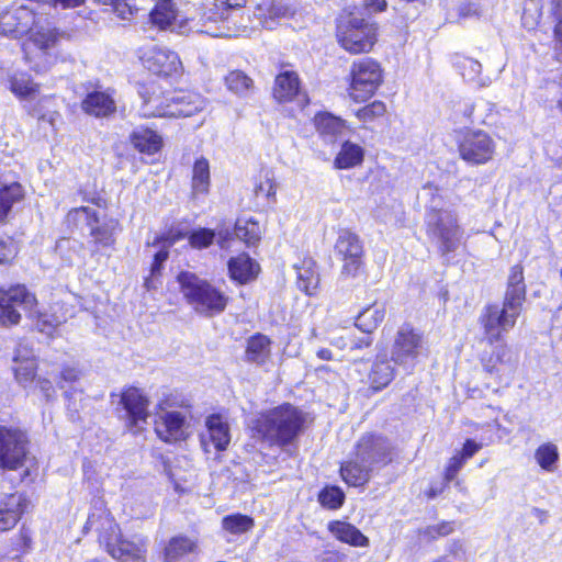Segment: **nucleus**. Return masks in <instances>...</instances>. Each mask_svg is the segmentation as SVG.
I'll use <instances>...</instances> for the list:
<instances>
[{"instance_id": "obj_1", "label": "nucleus", "mask_w": 562, "mask_h": 562, "mask_svg": "<svg viewBox=\"0 0 562 562\" xmlns=\"http://www.w3.org/2000/svg\"><path fill=\"white\" fill-rule=\"evenodd\" d=\"M40 8L36 1L27 0L0 14V34L12 38L26 35L22 45L24 60L36 72L46 71L56 63L65 36Z\"/></svg>"}, {"instance_id": "obj_2", "label": "nucleus", "mask_w": 562, "mask_h": 562, "mask_svg": "<svg viewBox=\"0 0 562 562\" xmlns=\"http://www.w3.org/2000/svg\"><path fill=\"white\" fill-rule=\"evenodd\" d=\"M525 299L526 286L522 268L514 266L510 269L503 306L499 307L496 304L487 305L480 316L485 340L490 346L501 342L503 334L514 328L521 313Z\"/></svg>"}, {"instance_id": "obj_3", "label": "nucleus", "mask_w": 562, "mask_h": 562, "mask_svg": "<svg viewBox=\"0 0 562 562\" xmlns=\"http://www.w3.org/2000/svg\"><path fill=\"white\" fill-rule=\"evenodd\" d=\"M37 300L25 285H14L8 290L0 289V326L18 325L21 321L19 310L35 319V326L44 334L50 335L55 328L66 322L65 315L57 314V305L50 307L52 313L36 310Z\"/></svg>"}, {"instance_id": "obj_4", "label": "nucleus", "mask_w": 562, "mask_h": 562, "mask_svg": "<svg viewBox=\"0 0 562 562\" xmlns=\"http://www.w3.org/2000/svg\"><path fill=\"white\" fill-rule=\"evenodd\" d=\"M304 414L296 407L284 404L260 414L251 422L252 436L269 446L284 448L301 435Z\"/></svg>"}, {"instance_id": "obj_5", "label": "nucleus", "mask_w": 562, "mask_h": 562, "mask_svg": "<svg viewBox=\"0 0 562 562\" xmlns=\"http://www.w3.org/2000/svg\"><path fill=\"white\" fill-rule=\"evenodd\" d=\"M177 280L187 303L198 314L212 317L226 308L228 296L206 279L190 271H182Z\"/></svg>"}, {"instance_id": "obj_6", "label": "nucleus", "mask_w": 562, "mask_h": 562, "mask_svg": "<svg viewBox=\"0 0 562 562\" xmlns=\"http://www.w3.org/2000/svg\"><path fill=\"white\" fill-rule=\"evenodd\" d=\"M425 224L428 237L441 255L454 252L463 243L464 231L453 211L434 205L426 213Z\"/></svg>"}, {"instance_id": "obj_7", "label": "nucleus", "mask_w": 562, "mask_h": 562, "mask_svg": "<svg viewBox=\"0 0 562 562\" xmlns=\"http://www.w3.org/2000/svg\"><path fill=\"white\" fill-rule=\"evenodd\" d=\"M99 542L119 562H147L148 537L136 533L125 538L114 521H108V526L99 535Z\"/></svg>"}, {"instance_id": "obj_8", "label": "nucleus", "mask_w": 562, "mask_h": 562, "mask_svg": "<svg viewBox=\"0 0 562 562\" xmlns=\"http://www.w3.org/2000/svg\"><path fill=\"white\" fill-rule=\"evenodd\" d=\"M349 95L356 102L370 99L383 82V69L381 65L364 57L355 60L350 66Z\"/></svg>"}, {"instance_id": "obj_9", "label": "nucleus", "mask_w": 562, "mask_h": 562, "mask_svg": "<svg viewBox=\"0 0 562 562\" xmlns=\"http://www.w3.org/2000/svg\"><path fill=\"white\" fill-rule=\"evenodd\" d=\"M376 25L363 18L350 15L337 30L340 46L350 54L368 53L376 42Z\"/></svg>"}, {"instance_id": "obj_10", "label": "nucleus", "mask_w": 562, "mask_h": 562, "mask_svg": "<svg viewBox=\"0 0 562 562\" xmlns=\"http://www.w3.org/2000/svg\"><path fill=\"white\" fill-rule=\"evenodd\" d=\"M426 352L427 344L419 330L408 324H404L397 329L391 350V360L395 364L412 371Z\"/></svg>"}, {"instance_id": "obj_11", "label": "nucleus", "mask_w": 562, "mask_h": 562, "mask_svg": "<svg viewBox=\"0 0 562 562\" xmlns=\"http://www.w3.org/2000/svg\"><path fill=\"white\" fill-rule=\"evenodd\" d=\"M137 54L142 65L158 77L176 79L183 72L180 57L167 47L146 44L138 48Z\"/></svg>"}, {"instance_id": "obj_12", "label": "nucleus", "mask_w": 562, "mask_h": 562, "mask_svg": "<svg viewBox=\"0 0 562 562\" xmlns=\"http://www.w3.org/2000/svg\"><path fill=\"white\" fill-rule=\"evenodd\" d=\"M459 155L471 166L485 165L494 158L496 142L483 130H468L458 143Z\"/></svg>"}, {"instance_id": "obj_13", "label": "nucleus", "mask_w": 562, "mask_h": 562, "mask_svg": "<svg viewBox=\"0 0 562 562\" xmlns=\"http://www.w3.org/2000/svg\"><path fill=\"white\" fill-rule=\"evenodd\" d=\"M480 360L485 373L495 376L498 383L510 384L517 360L513 358L507 344L501 341L493 345L492 351L483 353Z\"/></svg>"}, {"instance_id": "obj_14", "label": "nucleus", "mask_w": 562, "mask_h": 562, "mask_svg": "<svg viewBox=\"0 0 562 562\" xmlns=\"http://www.w3.org/2000/svg\"><path fill=\"white\" fill-rule=\"evenodd\" d=\"M335 251L342 261L341 274L346 278L357 277L363 263V246L359 236L348 229L340 231Z\"/></svg>"}, {"instance_id": "obj_15", "label": "nucleus", "mask_w": 562, "mask_h": 562, "mask_svg": "<svg viewBox=\"0 0 562 562\" xmlns=\"http://www.w3.org/2000/svg\"><path fill=\"white\" fill-rule=\"evenodd\" d=\"M246 4V0H215L213 9L210 11L209 20L220 19L218 25H205L202 30L213 37H237L246 33V30H240L235 24L231 25V16L234 10L241 9Z\"/></svg>"}, {"instance_id": "obj_16", "label": "nucleus", "mask_w": 562, "mask_h": 562, "mask_svg": "<svg viewBox=\"0 0 562 562\" xmlns=\"http://www.w3.org/2000/svg\"><path fill=\"white\" fill-rule=\"evenodd\" d=\"M26 437L16 429L0 427V464L15 470L24 464L26 459Z\"/></svg>"}, {"instance_id": "obj_17", "label": "nucleus", "mask_w": 562, "mask_h": 562, "mask_svg": "<svg viewBox=\"0 0 562 562\" xmlns=\"http://www.w3.org/2000/svg\"><path fill=\"white\" fill-rule=\"evenodd\" d=\"M392 446L387 438L374 435H363L356 446V457L361 462L379 468L391 462Z\"/></svg>"}, {"instance_id": "obj_18", "label": "nucleus", "mask_w": 562, "mask_h": 562, "mask_svg": "<svg viewBox=\"0 0 562 562\" xmlns=\"http://www.w3.org/2000/svg\"><path fill=\"white\" fill-rule=\"evenodd\" d=\"M138 93L143 100L139 112L144 117H169L172 92L165 93L156 85L142 86Z\"/></svg>"}, {"instance_id": "obj_19", "label": "nucleus", "mask_w": 562, "mask_h": 562, "mask_svg": "<svg viewBox=\"0 0 562 562\" xmlns=\"http://www.w3.org/2000/svg\"><path fill=\"white\" fill-rule=\"evenodd\" d=\"M123 406L130 427H138L139 423H146L148 417V400L136 387L126 389L121 395Z\"/></svg>"}, {"instance_id": "obj_20", "label": "nucleus", "mask_w": 562, "mask_h": 562, "mask_svg": "<svg viewBox=\"0 0 562 562\" xmlns=\"http://www.w3.org/2000/svg\"><path fill=\"white\" fill-rule=\"evenodd\" d=\"M30 502L21 493H13L0 501V531L12 529L27 510Z\"/></svg>"}, {"instance_id": "obj_21", "label": "nucleus", "mask_w": 562, "mask_h": 562, "mask_svg": "<svg viewBox=\"0 0 562 562\" xmlns=\"http://www.w3.org/2000/svg\"><path fill=\"white\" fill-rule=\"evenodd\" d=\"M85 113L95 117H106L116 111L114 90H93L81 102Z\"/></svg>"}, {"instance_id": "obj_22", "label": "nucleus", "mask_w": 562, "mask_h": 562, "mask_svg": "<svg viewBox=\"0 0 562 562\" xmlns=\"http://www.w3.org/2000/svg\"><path fill=\"white\" fill-rule=\"evenodd\" d=\"M187 418L180 412L170 411L159 415L155 430L159 438L166 442L177 441L184 437Z\"/></svg>"}, {"instance_id": "obj_23", "label": "nucleus", "mask_w": 562, "mask_h": 562, "mask_svg": "<svg viewBox=\"0 0 562 562\" xmlns=\"http://www.w3.org/2000/svg\"><path fill=\"white\" fill-rule=\"evenodd\" d=\"M194 538L179 535L169 539L164 549V562H190L198 553Z\"/></svg>"}, {"instance_id": "obj_24", "label": "nucleus", "mask_w": 562, "mask_h": 562, "mask_svg": "<svg viewBox=\"0 0 562 562\" xmlns=\"http://www.w3.org/2000/svg\"><path fill=\"white\" fill-rule=\"evenodd\" d=\"M168 100L171 109L169 117L192 116L206 106V101L193 92L175 91Z\"/></svg>"}, {"instance_id": "obj_25", "label": "nucleus", "mask_w": 562, "mask_h": 562, "mask_svg": "<svg viewBox=\"0 0 562 562\" xmlns=\"http://www.w3.org/2000/svg\"><path fill=\"white\" fill-rule=\"evenodd\" d=\"M5 86L19 100L34 99L40 91V86L33 81L31 75L21 70L9 71Z\"/></svg>"}, {"instance_id": "obj_26", "label": "nucleus", "mask_w": 562, "mask_h": 562, "mask_svg": "<svg viewBox=\"0 0 562 562\" xmlns=\"http://www.w3.org/2000/svg\"><path fill=\"white\" fill-rule=\"evenodd\" d=\"M227 266L229 277L240 284L248 283L256 279L260 270L258 262L251 259L247 254L232 257Z\"/></svg>"}, {"instance_id": "obj_27", "label": "nucleus", "mask_w": 562, "mask_h": 562, "mask_svg": "<svg viewBox=\"0 0 562 562\" xmlns=\"http://www.w3.org/2000/svg\"><path fill=\"white\" fill-rule=\"evenodd\" d=\"M395 378V367L385 355L378 356L371 366L368 379L370 387L378 392L386 387Z\"/></svg>"}, {"instance_id": "obj_28", "label": "nucleus", "mask_w": 562, "mask_h": 562, "mask_svg": "<svg viewBox=\"0 0 562 562\" xmlns=\"http://www.w3.org/2000/svg\"><path fill=\"white\" fill-rule=\"evenodd\" d=\"M328 530L339 541L353 547H368L369 539L353 525L335 520L328 524Z\"/></svg>"}, {"instance_id": "obj_29", "label": "nucleus", "mask_w": 562, "mask_h": 562, "mask_svg": "<svg viewBox=\"0 0 562 562\" xmlns=\"http://www.w3.org/2000/svg\"><path fill=\"white\" fill-rule=\"evenodd\" d=\"M300 95V80L294 71L285 70L279 74L274 81L273 97L279 102L292 101Z\"/></svg>"}, {"instance_id": "obj_30", "label": "nucleus", "mask_w": 562, "mask_h": 562, "mask_svg": "<svg viewBox=\"0 0 562 562\" xmlns=\"http://www.w3.org/2000/svg\"><path fill=\"white\" fill-rule=\"evenodd\" d=\"M294 269L299 289L307 295H313L319 282L315 261L312 258H304L300 263L294 265Z\"/></svg>"}, {"instance_id": "obj_31", "label": "nucleus", "mask_w": 562, "mask_h": 562, "mask_svg": "<svg viewBox=\"0 0 562 562\" xmlns=\"http://www.w3.org/2000/svg\"><path fill=\"white\" fill-rule=\"evenodd\" d=\"M374 469V467L368 464L367 462H361L356 457L355 460L341 464L340 473L342 480L347 484L352 486H361L369 481Z\"/></svg>"}, {"instance_id": "obj_32", "label": "nucleus", "mask_w": 562, "mask_h": 562, "mask_svg": "<svg viewBox=\"0 0 562 562\" xmlns=\"http://www.w3.org/2000/svg\"><path fill=\"white\" fill-rule=\"evenodd\" d=\"M130 138L136 149L149 155L157 153L162 146L161 136L147 127H137Z\"/></svg>"}, {"instance_id": "obj_33", "label": "nucleus", "mask_w": 562, "mask_h": 562, "mask_svg": "<svg viewBox=\"0 0 562 562\" xmlns=\"http://www.w3.org/2000/svg\"><path fill=\"white\" fill-rule=\"evenodd\" d=\"M363 157L364 149L360 145L346 140L335 157L334 166L337 169H350L361 165Z\"/></svg>"}, {"instance_id": "obj_34", "label": "nucleus", "mask_w": 562, "mask_h": 562, "mask_svg": "<svg viewBox=\"0 0 562 562\" xmlns=\"http://www.w3.org/2000/svg\"><path fill=\"white\" fill-rule=\"evenodd\" d=\"M206 427L214 448L217 451L225 450L231 441L228 424L220 415H211L206 419Z\"/></svg>"}, {"instance_id": "obj_35", "label": "nucleus", "mask_w": 562, "mask_h": 562, "mask_svg": "<svg viewBox=\"0 0 562 562\" xmlns=\"http://www.w3.org/2000/svg\"><path fill=\"white\" fill-rule=\"evenodd\" d=\"M178 16V9L172 0H160L150 12V21L160 30L171 27Z\"/></svg>"}, {"instance_id": "obj_36", "label": "nucleus", "mask_w": 562, "mask_h": 562, "mask_svg": "<svg viewBox=\"0 0 562 562\" xmlns=\"http://www.w3.org/2000/svg\"><path fill=\"white\" fill-rule=\"evenodd\" d=\"M317 132L324 136H340L348 130L347 122L330 113H319L315 116Z\"/></svg>"}, {"instance_id": "obj_37", "label": "nucleus", "mask_w": 562, "mask_h": 562, "mask_svg": "<svg viewBox=\"0 0 562 562\" xmlns=\"http://www.w3.org/2000/svg\"><path fill=\"white\" fill-rule=\"evenodd\" d=\"M24 196L23 188L18 182L0 187V223H3L10 213L12 205Z\"/></svg>"}, {"instance_id": "obj_38", "label": "nucleus", "mask_w": 562, "mask_h": 562, "mask_svg": "<svg viewBox=\"0 0 562 562\" xmlns=\"http://www.w3.org/2000/svg\"><path fill=\"white\" fill-rule=\"evenodd\" d=\"M14 362L16 363V367L14 368V373L18 382L23 387H27L29 385L33 384L37 368L34 357L22 356L21 351L18 350L14 357Z\"/></svg>"}, {"instance_id": "obj_39", "label": "nucleus", "mask_w": 562, "mask_h": 562, "mask_svg": "<svg viewBox=\"0 0 562 562\" xmlns=\"http://www.w3.org/2000/svg\"><path fill=\"white\" fill-rule=\"evenodd\" d=\"M270 356V340L263 335H256L248 339L246 360L258 364L265 363Z\"/></svg>"}, {"instance_id": "obj_40", "label": "nucleus", "mask_w": 562, "mask_h": 562, "mask_svg": "<svg viewBox=\"0 0 562 562\" xmlns=\"http://www.w3.org/2000/svg\"><path fill=\"white\" fill-rule=\"evenodd\" d=\"M210 188V164L204 157L194 161L192 169V192L193 195L206 194Z\"/></svg>"}, {"instance_id": "obj_41", "label": "nucleus", "mask_w": 562, "mask_h": 562, "mask_svg": "<svg viewBox=\"0 0 562 562\" xmlns=\"http://www.w3.org/2000/svg\"><path fill=\"white\" fill-rule=\"evenodd\" d=\"M385 308L382 305L373 304L359 313L356 319V326L363 333H371L384 319Z\"/></svg>"}, {"instance_id": "obj_42", "label": "nucleus", "mask_w": 562, "mask_h": 562, "mask_svg": "<svg viewBox=\"0 0 562 562\" xmlns=\"http://www.w3.org/2000/svg\"><path fill=\"white\" fill-rule=\"evenodd\" d=\"M234 233L236 237L243 240L247 246H255L261 238L260 225L252 218H238L235 224Z\"/></svg>"}, {"instance_id": "obj_43", "label": "nucleus", "mask_w": 562, "mask_h": 562, "mask_svg": "<svg viewBox=\"0 0 562 562\" xmlns=\"http://www.w3.org/2000/svg\"><path fill=\"white\" fill-rule=\"evenodd\" d=\"M116 227L117 222L114 220H110L103 223L98 221V224H94L90 227L89 233L97 246L110 247L115 241L114 233Z\"/></svg>"}, {"instance_id": "obj_44", "label": "nucleus", "mask_w": 562, "mask_h": 562, "mask_svg": "<svg viewBox=\"0 0 562 562\" xmlns=\"http://www.w3.org/2000/svg\"><path fill=\"white\" fill-rule=\"evenodd\" d=\"M254 192L257 198H266L272 202L276 201L277 182L271 170L260 171L255 182Z\"/></svg>"}, {"instance_id": "obj_45", "label": "nucleus", "mask_w": 562, "mask_h": 562, "mask_svg": "<svg viewBox=\"0 0 562 562\" xmlns=\"http://www.w3.org/2000/svg\"><path fill=\"white\" fill-rule=\"evenodd\" d=\"M224 81L226 88L237 95H247L254 89L252 79L240 70L229 71Z\"/></svg>"}, {"instance_id": "obj_46", "label": "nucleus", "mask_w": 562, "mask_h": 562, "mask_svg": "<svg viewBox=\"0 0 562 562\" xmlns=\"http://www.w3.org/2000/svg\"><path fill=\"white\" fill-rule=\"evenodd\" d=\"M535 459L542 470L553 472L559 461L558 447L551 442L540 445L535 451Z\"/></svg>"}, {"instance_id": "obj_47", "label": "nucleus", "mask_w": 562, "mask_h": 562, "mask_svg": "<svg viewBox=\"0 0 562 562\" xmlns=\"http://www.w3.org/2000/svg\"><path fill=\"white\" fill-rule=\"evenodd\" d=\"M222 527L229 533L241 535L254 527V519L241 514L228 515L223 518Z\"/></svg>"}, {"instance_id": "obj_48", "label": "nucleus", "mask_w": 562, "mask_h": 562, "mask_svg": "<svg viewBox=\"0 0 562 562\" xmlns=\"http://www.w3.org/2000/svg\"><path fill=\"white\" fill-rule=\"evenodd\" d=\"M98 215L93 209L81 206L70 210L67 214V222L76 226H86L90 229L91 226L98 224Z\"/></svg>"}, {"instance_id": "obj_49", "label": "nucleus", "mask_w": 562, "mask_h": 562, "mask_svg": "<svg viewBox=\"0 0 562 562\" xmlns=\"http://www.w3.org/2000/svg\"><path fill=\"white\" fill-rule=\"evenodd\" d=\"M171 244L172 241L168 243L167 246H164L155 254L154 261L150 267V274L149 277H146L144 281V285L147 290L156 288L157 277L160 276L162 265L169 257L168 248L171 246Z\"/></svg>"}, {"instance_id": "obj_50", "label": "nucleus", "mask_w": 562, "mask_h": 562, "mask_svg": "<svg viewBox=\"0 0 562 562\" xmlns=\"http://www.w3.org/2000/svg\"><path fill=\"white\" fill-rule=\"evenodd\" d=\"M386 113V105L382 101H373L370 104L356 111L357 119L363 123L369 124L376 119L382 117Z\"/></svg>"}, {"instance_id": "obj_51", "label": "nucleus", "mask_w": 562, "mask_h": 562, "mask_svg": "<svg viewBox=\"0 0 562 562\" xmlns=\"http://www.w3.org/2000/svg\"><path fill=\"white\" fill-rule=\"evenodd\" d=\"M103 5H110L112 11L122 20H128L137 11L135 0H97Z\"/></svg>"}, {"instance_id": "obj_52", "label": "nucleus", "mask_w": 562, "mask_h": 562, "mask_svg": "<svg viewBox=\"0 0 562 562\" xmlns=\"http://www.w3.org/2000/svg\"><path fill=\"white\" fill-rule=\"evenodd\" d=\"M294 15V10L282 1H273L267 13L263 24L266 27L272 29V22L279 19H286Z\"/></svg>"}, {"instance_id": "obj_53", "label": "nucleus", "mask_w": 562, "mask_h": 562, "mask_svg": "<svg viewBox=\"0 0 562 562\" xmlns=\"http://www.w3.org/2000/svg\"><path fill=\"white\" fill-rule=\"evenodd\" d=\"M318 499L324 507L337 509L342 505L345 494L339 487L329 486L319 493Z\"/></svg>"}, {"instance_id": "obj_54", "label": "nucleus", "mask_w": 562, "mask_h": 562, "mask_svg": "<svg viewBox=\"0 0 562 562\" xmlns=\"http://www.w3.org/2000/svg\"><path fill=\"white\" fill-rule=\"evenodd\" d=\"M216 237V233L210 228H199L190 233L189 244L192 248L203 249L210 247Z\"/></svg>"}, {"instance_id": "obj_55", "label": "nucleus", "mask_w": 562, "mask_h": 562, "mask_svg": "<svg viewBox=\"0 0 562 562\" xmlns=\"http://www.w3.org/2000/svg\"><path fill=\"white\" fill-rule=\"evenodd\" d=\"M554 16L557 25L554 29V56L562 61V0H554Z\"/></svg>"}, {"instance_id": "obj_56", "label": "nucleus", "mask_w": 562, "mask_h": 562, "mask_svg": "<svg viewBox=\"0 0 562 562\" xmlns=\"http://www.w3.org/2000/svg\"><path fill=\"white\" fill-rule=\"evenodd\" d=\"M454 530L453 522L450 521H442L437 525L427 526L426 528L422 529L419 531V535L424 537L425 539L431 541L436 540L439 537H446L450 533H452Z\"/></svg>"}, {"instance_id": "obj_57", "label": "nucleus", "mask_w": 562, "mask_h": 562, "mask_svg": "<svg viewBox=\"0 0 562 562\" xmlns=\"http://www.w3.org/2000/svg\"><path fill=\"white\" fill-rule=\"evenodd\" d=\"M459 65L462 70V76L468 80L476 79L482 70L481 64L473 58L465 57L460 61Z\"/></svg>"}, {"instance_id": "obj_58", "label": "nucleus", "mask_w": 562, "mask_h": 562, "mask_svg": "<svg viewBox=\"0 0 562 562\" xmlns=\"http://www.w3.org/2000/svg\"><path fill=\"white\" fill-rule=\"evenodd\" d=\"M15 252L13 240L9 236L0 235V263L9 262Z\"/></svg>"}, {"instance_id": "obj_59", "label": "nucleus", "mask_w": 562, "mask_h": 562, "mask_svg": "<svg viewBox=\"0 0 562 562\" xmlns=\"http://www.w3.org/2000/svg\"><path fill=\"white\" fill-rule=\"evenodd\" d=\"M467 460L464 457L454 454L448 462V465L445 471V480L447 482H451L456 479L458 472L462 469Z\"/></svg>"}, {"instance_id": "obj_60", "label": "nucleus", "mask_w": 562, "mask_h": 562, "mask_svg": "<svg viewBox=\"0 0 562 562\" xmlns=\"http://www.w3.org/2000/svg\"><path fill=\"white\" fill-rule=\"evenodd\" d=\"M547 98L552 95L551 102H555L557 108L562 112V72L558 82L553 81L546 87Z\"/></svg>"}, {"instance_id": "obj_61", "label": "nucleus", "mask_w": 562, "mask_h": 562, "mask_svg": "<svg viewBox=\"0 0 562 562\" xmlns=\"http://www.w3.org/2000/svg\"><path fill=\"white\" fill-rule=\"evenodd\" d=\"M60 376H61V381L59 383V387L64 389L66 396L69 397L70 394H69V391L67 390L66 384L67 383L71 384V383L77 382L80 376V371L76 368L67 367V368L63 369Z\"/></svg>"}, {"instance_id": "obj_62", "label": "nucleus", "mask_w": 562, "mask_h": 562, "mask_svg": "<svg viewBox=\"0 0 562 562\" xmlns=\"http://www.w3.org/2000/svg\"><path fill=\"white\" fill-rule=\"evenodd\" d=\"M481 448V443H477L472 439H468L464 442L461 452H458V454L464 457V460H468L472 458Z\"/></svg>"}, {"instance_id": "obj_63", "label": "nucleus", "mask_w": 562, "mask_h": 562, "mask_svg": "<svg viewBox=\"0 0 562 562\" xmlns=\"http://www.w3.org/2000/svg\"><path fill=\"white\" fill-rule=\"evenodd\" d=\"M540 19V13L538 11H535L533 13H529L528 9H524L521 21L522 25L527 30H532L537 26Z\"/></svg>"}, {"instance_id": "obj_64", "label": "nucleus", "mask_w": 562, "mask_h": 562, "mask_svg": "<svg viewBox=\"0 0 562 562\" xmlns=\"http://www.w3.org/2000/svg\"><path fill=\"white\" fill-rule=\"evenodd\" d=\"M36 384L38 385L40 390L44 394V396L49 400L52 394L54 393V387L52 385V382L47 379H38Z\"/></svg>"}]
</instances>
